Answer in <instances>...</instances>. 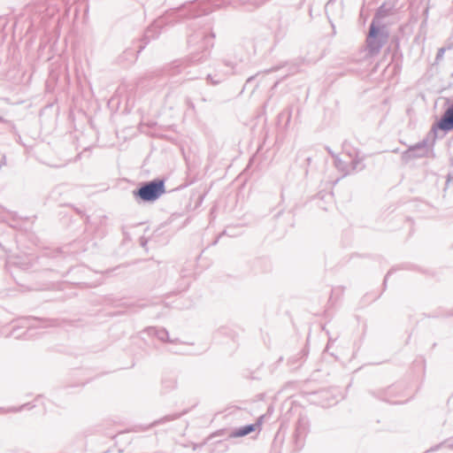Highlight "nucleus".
Returning a JSON list of instances; mask_svg holds the SVG:
<instances>
[{
    "instance_id": "obj_1",
    "label": "nucleus",
    "mask_w": 453,
    "mask_h": 453,
    "mask_svg": "<svg viewBox=\"0 0 453 453\" xmlns=\"http://www.w3.org/2000/svg\"><path fill=\"white\" fill-rule=\"evenodd\" d=\"M165 192L163 180L150 182L137 191V196L143 201H155Z\"/></svg>"
},
{
    "instance_id": "obj_4",
    "label": "nucleus",
    "mask_w": 453,
    "mask_h": 453,
    "mask_svg": "<svg viewBox=\"0 0 453 453\" xmlns=\"http://www.w3.org/2000/svg\"><path fill=\"white\" fill-rule=\"evenodd\" d=\"M379 33V30L374 27V25L371 26L369 37H375Z\"/></svg>"
},
{
    "instance_id": "obj_2",
    "label": "nucleus",
    "mask_w": 453,
    "mask_h": 453,
    "mask_svg": "<svg viewBox=\"0 0 453 453\" xmlns=\"http://www.w3.org/2000/svg\"><path fill=\"white\" fill-rule=\"evenodd\" d=\"M437 127L442 131L453 129V107H449L446 110L443 116L437 123Z\"/></svg>"
},
{
    "instance_id": "obj_3",
    "label": "nucleus",
    "mask_w": 453,
    "mask_h": 453,
    "mask_svg": "<svg viewBox=\"0 0 453 453\" xmlns=\"http://www.w3.org/2000/svg\"><path fill=\"white\" fill-rule=\"evenodd\" d=\"M258 426H259V425H249V426H246L244 427H242V428L236 430L233 434V436L234 437L245 436V435L254 432Z\"/></svg>"
}]
</instances>
